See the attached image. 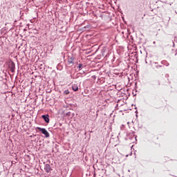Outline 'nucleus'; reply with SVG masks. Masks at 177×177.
<instances>
[{"mask_svg": "<svg viewBox=\"0 0 177 177\" xmlns=\"http://www.w3.org/2000/svg\"><path fill=\"white\" fill-rule=\"evenodd\" d=\"M175 56H177V49L176 50Z\"/></svg>", "mask_w": 177, "mask_h": 177, "instance_id": "obj_14", "label": "nucleus"}, {"mask_svg": "<svg viewBox=\"0 0 177 177\" xmlns=\"http://www.w3.org/2000/svg\"><path fill=\"white\" fill-rule=\"evenodd\" d=\"M37 129H38V131H40V132H41V133H43V135H44L46 136V138H49V136H50L49 132H48L46 129L41 128V127H37Z\"/></svg>", "mask_w": 177, "mask_h": 177, "instance_id": "obj_2", "label": "nucleus"}, {"mask_svg": "<svg viewBox=\"0 0 177 177\" xmlns=\"http://www.w3.org/2000/svg\"><path fill=\"white\" fill-rule=\"evenodd\" d=\"M75 59V57L74 56L68 57V64H71V66L74 65V60Z\"/></svg>", "mask_w": 177, "mask_h": 177, "instance_id": "obj_4", "label": "nucleus"}, {"mask_svg": "<svg viewBox=\"0 0 177 177\" xmlns=\"http://www.w3.org/2000/svg\"><path fill=\"white\" fill-rule=\"evenodd\" d=\"M70 93V91L68 90H65L64 91V95H68Z\"/></svg>", "mask_w": 177, "mask_h": 177, "instance_id": "obj_11", "label": "nucleus"}, {"mask_svg": "<svg viewBox=\"0 0 177 177\" xmlns=\"http://www.w3.org/2000/svg\"><path fill=\"white\" fill-rule=\"evenodd\" d=\"M91 28H92V26L90 24H88V25H86V26L83 27L82 30L84 31H89V30H91Z\"/></svg>", "mask_w": 177, "mask_h": 177, "instance_id": "obj_6", "label": "nucleus"}, {"mask_svg": "<svg viewBox=\"0 0 177 177\" xmlns=\"http://www.w3.org/2000/svg\"><path fill=\"white\" fill-rule=\"evenodd\" d=\"M160 64H162V66L163 67H164V66H165V67H168L169 66V64L168 63V62L167 60L161 61Z\"/></svg>", "mask_w": 177, "mask_h": 177, "instance_id": "obj_7", "label": "nucleus"}, {"mask_svg": "<svg viewBox=\"0 0 177 177\" xmlns=\"http://www.w3.org/2000/svg\"><path fill=\"white\" fill-rule=\"evenodd\" d=\"M93 78H94V80H96V76H93Z\"/></svg>", "mask_w": 177, "mask_h": 177, "instance_id": "obj_15", "label": "nucleus"}, {"mask_svg": "<svg viewBox=\"0 0 177 177\" xmlns=\"http://www.w3.org/2000/svg\"><path fill=\"white\" fill-rule=\"evenodd\" d=\"M72 89H73V91H74V92H77V91H78V85L73 84L72 86Z\"/></svg>", "mask_w": 177, "mask_h": 177, "instance_id": "obj_9", "label": "nucleus"}, {"mask_svg": "<svg viewBox=\"0 0 177 177\" xmlns=\"http://www.w3.org/2000/svg\"><path fill=\"white\" fill-rule=\"evenodd\" d=\"M15 68H16V67H15V63L12 62L11 64V66H10V71H11V73H15Z\"/></svg>", "mask_w": 177, "mask_h": 177, "instance_id": "obj_8", "label": "nucleus"}, {"mask_svg": "<svg viewBox=\"0 0 177 177\" xmlns=\"http://www.w3.org/2000/svg\"><path fill=\"white\" fill-rule=\"evenodd\" d=\"M44 171L47 173L49 174L50 171H52V167H50V165L49 164H46L44 165Z\"/></svg>", "mask_w": 177, "mask_h": 177, "instance_id": "obj_3", "label": "nucleus"}, {"mask_svg": "<svg viewBox=\"0 0 177 177\" xmlns=\"http://www.w3.org/2000/svg\"><path fill=\"white\" fill-rule=\"evenodd\" d=\"M165 78H169V74L167 73V74L165 75Z\"/></svg>", "mask_w": 177, "mask_h": 177, "instance_id": "obj_13", "label": "nucleus"}, {"mask_svg": "<svg viewBox=\"0 0 177 177\" xmlns=\"http://www.w3.org/2000/svg\"><path fill=\"white\" fill-rule=\"evenodd\" d=\"M136 135L135 134V131H130L129 133L127 135V140H130L131 143H135L136 142Z\"/></svg>", "mask_w": 177, "mask_h": 177, "instance_id": "obj_1", "label": "nucleus"}, {"mask_svg": "<svg viewBox=\"0 0 177 177\" xmlns=\"http://www.w3.org/2000/svg\"><path fill=\"white\" fill-rule=\"evenodd\" d=\"M153 64H155L156 68H161L163 67L162 65H159L158 62H153Z\"/></svg>", "mask_w": 177, "mask_h": 177, "instance_id": "obj_10", "label": "nucleus"}, {"mask_svg": "<svg viewBox=\"0 0 177 177\" xmlns=\"http://www.w3.org/2000/svg\"><path fill=\"white\" fill-rule=\"evenodd\" d=\"M82 68V64H79V65H78L79 71H81Z\"/></svg>", "mask_w": 177, "mask_h": 177, "instance_id": "obj_12", "label": "nucleus"}, {"mask_svg": "<svg viewBox=\"0 0 177 177\" xmlns=\"http://www.w3.org/2000/svg\"><path fill=\"white\" fill-rule=\"evenodd\" d=\"M41 118H43V120L45 121V122H46V124H49V115L46 114V115H41Z\"/></svg>", "mask_w": 177, "mask_h": 177, "instance_id": "obj_5", "label": "nucleus"}]
</instances>
